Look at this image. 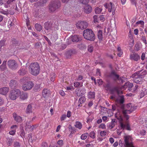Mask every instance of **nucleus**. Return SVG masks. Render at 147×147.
Here are the masks:
<instances>
[{
    "instance_id": "473e14b6",
    "label": "nucleus",
    "mask_w": 147,
    "mask_h": 147,
    "mask_svg": "<svg viewBox=\"0 0 147 147\" xmlns=\"http://www.w3.org/2000/svg\"><path fill=\"white\" fill-rule=\"evenodd\" d=\"M26 71L25 68H22L18 71V73L20 75H23L26 73Z\"/></svg>"
},
{
    "instance_id": "f03ea898",
    "label": "nucleus",
    "mask_w": 147,
    "mask_h": 147,
    "mask_svg": "<svg viewBox=\"0 0 147 147\" xmlns=\"http://www.w3.org/2000/svg\"><path fill=\"white\" fill-rule=\"evenodd\" d=\"M133 84L132 83L129 82H127L125 83V84L121 88H116L114 89L111 91V93L113 95L111 96V99H114L115 100H117V98L116 97L114 94L117 95H119L123 93V90L127 88L129 90L133 86Z\"/></svg>"
},
{
    "instance_id": "dca6fc26",
    "label": "nucleus",
    "mask_w": 147,
    "mask_h": 147,
    "mask_svg": "<svg viewBox=\"0 0 147 147\" xmlns=\"http://www.w3.org/2000/svg\"><path fill=\"white\" fill-rule=\"evenodd\" d=\"M18 128V126L16 125H13L11 126V130L9 132V134L11 135H14L16 132V129Z\"/></svg>"
},
{
    "instance_id": "423d86ee",
    "label": "nucleus",
    "mask_w": 147,
    "mask_h": 147,
    "mask_svg": "<svg viewBox=\"0 0 147 147\" xmlns=\"http://www.w3.org/2000/svg\"><path fill=\"white\" fill-rule=\"evenodd\" d=\"M83 35L84 38L87 40L93 41L95 38L94 34L91 29H87L85 30Z\"/></svg>"
},
{
    "instance_id": "9b49d317",
    "label": "nucleus",
    "mask_w": 147,
    "mask_h": 147,
    "mask_svg": "<svg viewBox=\"0 0 147 147\" xmlns=\"http://www.w3.org/2000/svg\"><path fill=\"white\" fill-rule=\"evenodd\" d=\"M7 65L12 70H15L18 67L16 62L13 60H9L7 62Z\"/></svg>"
},
{
    "instance_id": "4be33fe9",
    "label": "nucleus",
    "mask_w": 147,
    "mask_h": 147,
    "mask_svg": "<svg viewBox=\"0 0 147 147\" xmlns=\"http://www.w3.org/2000/svg\"><path fill=\"white\" fill-rule=\"evenodd\" d=\"M102 9V7L101 6L96 7L95 9V12L96 14H99Z\"/></svg>"
},
{
    "instance_id": "338daca9",
    "label": "nucleus",
    "mask_w": 147,
    "mask_h": 147,
    "mask_svg": "<svg viewBox=\"0 0 147 147\" xmlns=\"http://www.w3.org/2000/svg\"><path fill=\"white\" fill-rule=\"evenodd\" d=\"M134 32L135 35H137L138 33V30L137 29H135L134 30Z\"/></svg>"
},
{
    "instance_id": "69168bd1",
    "label": "nucleus",
    "mask_w": 147,
    "mask_h": 147,
    "mask_svg": "<svg viewBox=\"0 0 147 147\" xmlns=\"http://www.w3.org/2000/svg\"><path fill=\"white\" fill-rule=\"evenodd\" d=\"M83 78L82 76L81 75H79L77 79V80L78 81H80Z\"/></svg>"
},
{
    "instance_id": "8fccbe9b",
    "label": "nucleus",
    "mask_w": 147,
    "mask_h": 147,
    "mask_svg": "<svg viewBox=\"0 0 147 147\" xmlns=\"http://www.w3.org/2000/svg\"><path fill=\"white\" fill-rule=\"evenodd\" d=\"M5 42V41L4 40H1L0 41V51L1 48L4 46Z\"/></svg>"
},
{
    "instance_id": "4c0bfd02",
    "label": "nucleus",
    "mask_w": 147,
    "mask_h": 147,
    "mask_svg": "<svg viewBox=\"0 0 147 147\" xmlns=\"http://www.w3.org/2000/svg\"><path fill=\"white\" fill-rule=\"evenodd\" d=\"M117 55L119 57H121L123 54V51L120 47H118L117 48Z\"/></svg>"
},
{
    "instance_id": "37998d69",
    "label": "nucleus",
    "mask_w": 147,
    "mask_h": 147,
    "mask_svg": "<svg viewBox=\"0 0 147 147\" xmlns=\"http://www.w3.org/2000/svg\"><path fill=\"white\" fill-rule=\"evenodd\" d=\"M45 28L46 29L49 30L51 29V25L49 24L48 23H46L45 26Z\"/></svg>"
},
{
    "instance_id": "412c9836",
    "label": "nucleus",
    "mask_w": 147,
    "mask_h": 147,
    "mask_svg": "<svg viewBox=\"0 0 147 147\" xmlns=\"http://www.w3.org/2000/svg\"><path fill=\"white\" fill-rule=\"evenodd\" d=\"M136 24L142 27L143 28H144V22L142 20H140L137 22L136 23Z\"/></svg>"
},
{
    "instance_id": "774afa93",
    "label": "nucleus",
    "mask_w": 147,
    "mask_h": 147,
    "mask_svg": "<svg viewBox=\"0 0 147 147\" xmlns=\"http://www.w3.org/2000/svg\"><path fill=\"white\" fill-rule=\"evenodd\" d=\"M96 74L97 76H100V70L99 69H97Z\"/></svg>"
},
{
    "instance_id": "6e6d98bb",
    "label": "nucleus",
    "mask_w": 147,
    "mask_h": 147,
    "mask_svg": "<svg viewBox=\"0 0 147 147\" xmlns=\"http://www.w3.org/2000/svg\"><path fill=\"white\" fill-rule=\"evenodd\" d=\"M57 143L60 146H61L63 144V141L62 140H60L57 142Z\"/></svg>"
},
{
    "instance_id": "c9c22d12",
    "label": "nucleus",
    "mask_w": 147,
    "mask_h": 147,
    "mask_svg": "<svg viewBox=\"0 0 147 147\" xmlns=\"http://www.w3.org/2000/svg\"><path fill=\"white\" fill-rule=\"evenodd\" d=\"M141 45L140 43H137L135 45V49L137 51H139L141 48Z\"/></svg>"
},
{
    "instance_id": "603ef678",
    "label": "nucleus",
    "mask_w": 147,
    "mask_h": 147,
    "mask_svg": "<svg viewBox=\"0 0 147 147\" xmlns=\"http://www.w3.org/2000/svg\"><path fill=\"white\" fill-rule=\"evenodd\" d=\"M79 1L83 4H86L88 3L89 0H79Z\"/></svg>"
},
{
    "instance_id": "4468645a",
    "label": "nucleus",
    "mask_w": 147,
    "mask_h": 147,
    "mask_svg": "<svg viewBox=\"0 0 147 147\" xmlns=\"http://www.w3.org/2000/svg\"><path fill=\"white\" fill-rule=\"evenodd\" d=\"M92 10L91 6L88 5H86L84 6V11L86 13H90Z\"/></svg>"
},
{
    "instance_id": "9d476101",
    "label": "nucleus",
    "mask_w": 147,
    "mask_h": 147,
    "mask_svg": "<svg viewBox=\"0 0 147 147\" xmlns=\"http://www.w3.org/2000/svg\"><path fill=\"white\" fill-rule=\"evenodd\" d=\"M61 4L59 1L51 2L49 5V9L52 12L55 11L60 7Z\"/></svg>"
},
{
    "instance_id": "cd10ccee",
    "label": "nucleus",
    "mask_w": 147,
    "mask_h": 147,
    "mask_svg": "<svg viewBox=\"0 0 147 147\" xmlns=\"http://www.w3.org/2000/svg\"><path fill=\"white\" fill-rule=\"evenodd\" d=\"M75 126L76 127L78 128L79 129H81L82 127V125L80 122L79 121H76V122Z\"/></svg>"
},
{
    "instance_id": "de8ad7c7",
    "label": "nucleus",
    "mask_w": 147,
    "mask_h": 147,
    "mask_svg": "<svg viewBox=\"0 0 147 147\" xmlns=\"http://www.w3.org/2000/svg\"><path fill=\"white\" fill-rule=\"evenodd\" d=\"M93 18L94 22L95 23L98 22V17L97 16H94L93 17Z\"/></svg>"
},
{
    "instance_id": "ea45409f",
    "label": "nucleus",
    "mask_w": 147,
    "mask_h": 147,
    "mask_svg": "<svg viewBox=\"0 0 147 147\" xmlns=\"http://www.w3.org/2000/svg\"><path fill=\"white\" fill-rule=\"evenodd\" d=\"M89 136L93 138L94 139L95 138V133L94 131H92L90 132V133L89 134H88Z\"/></svg>"
},
{
    "instance_id": "f704fd0d",
    "label": "nucleus",
    "mask_w": 147,
    "mask_h": 147,
    "mask_svg": "<svg viewBox=\"0 0 147 147\" xmlns=\"http://www.w3.org/2000/svg\"><path fill=\"white\" fill-rule=\"evenodd\" d=\"M88 136V134L87 133L83 134L81 136V138L82 140H84L87 138Z\"/></svg>"
},
{
    "instance_id": "e2e57ef3",
    "label": "nucleus",
    "mask_w": 147,
    "mask_h": 147,
    "mask_svg": "<svg viewBox=\"0 0 147 147\" xmlns=\"http://www.w3.org/2000/svg\"><path fill=\"white\" fill-rule=\"evenodd\" d=\"M140 134L142 135H144L146 134V131L144 130H142L141 131Z\"/></svg>"
},
{
    "instance_id": "0eeeda50",
    "label": "nucleus",
    "mask_w": 147,
    "mask_h": 147,
    "mask_svg": "<svg viewBox=\"0 0 147 147\" xmlns=\"http://www.w3.org/2000/svg\"><path fill=\"white\" fill-rule=\"evenodd\" d=\"M20 91L18 89H16L11 90L9 94V96L11 99L14 100L20 96Z\"/></svg>"
},
{
    "instance_id": "052dcab7",
    "label": "nucleus",
    "mask_w": 147,
    "mask_h": 147,
    "mask_svg": "<svg viewBox=\"0 0 147 147\" xmlns=\"http://www.w3.org/2000/svg\"><path fill=\"white\" fill-rule=\"evenodd\" d=\"M97 82L98 84L99 85H101L102 84V80L101 79H99L97 80Z\"/></svg>"
},
{
    "instance_id": "1a4fd4ad",
    "label": "nucleus",
    "mask_w": 147,
    "mask_h": 147,
    "mask_svg": "<svg viewBox=\"0 0 147 147\" xmlns=\"http://www.w3.org/2000/svg\"><path fill=\"white\" fill-rule=\"evenodd\" d=\"M104 6L106 8L108 9L109 12H112L113 18H114V20H115V16H113L115 14V11L116 10V7L115 5L111 2L105 5Z\"/></svg>"
},
{
    "instance_id": "4d7b16f0",
    "label": "nucleus",
    "mask_w": 147,
    "mask_h": 147,
    "mask_svg": "<svg viewBox=\"0 0 147 147\" xmlns=\"http://www.w3.org/2000/svg\"><path fill=\"white\" fill-rule=\"evenodd\" d=\"M25 134L24 130L23 129L21 130L20 131V136L22 137L24 136Z\"/></svg>"
},
{
    "instance_id": "bf43d9fd",
    "label": "nucleus",
    "mask_w": 147,
    "mask_h": 147,
    "mask_svg": "<svg viewBox=\"0 0 147 147\" xmlns=\"http://www.w3.org/2000/svg\"><path fill=\"white\" fill-rule=\"evenodd\" d=\"M71 112L69 111H68L67 112V117L68 118H69L71 116Z\"/></svg>"
},
{
    "instance_id": "a211bd4d",
    "label": "nucleus",
    "mask_w": 147,
    "mask_h": 147,
    "mask_svg": "<svg viewBox=\"0 0 147 147\" xmlns=\"http://www.w3.org/2000/svg\"><path fill=\"white\" fill-rule=\"evenodd\" d=\"M140 58V56L137 54H133L130 55V59L136 61H138Z\"/></svg>"
},
{
    "instance_id": "0e129e2a",
    "label": "nucleus",
    "mask_w": 147,
    "mask_h": 147,
    "mask_svg": "<svg viewBox=\"0 0 147 147\" xmlns=\"http://www.w3.org/2000/svg\"><path fill=\"white\" fill-rule=\"evenodd\" d=\"M42 147H48L47 144L45 142H43L42 143Z\"/></svg>"
},
{
    "instance_id": "a878e982",
    "label": "nucleus",
    "mask_w": 147,
    "mask_h": 147,
    "mask_svg": "<svg viewBox=\"0 0 147 147\" xmlns=\"http://www.w3.org/2000/svg\"><path fill=\"white\" fill-rule=\"evenodd\" d=\"M115 125V119L112 120L111 123L109 124V127L110 129H112L113 128Z\"/></svg>"
},
{
    "instance_id": "bb28decb",
    "label": "nucleus",
    "mask_w": 147,
    "mask_h": 147,
    "mask_svg": "<svg viewBox=\"0 0 147 147\" xmlns=\"http://www.w3.org/2000/svg\"><path fill=\"white\" fill-rule=\"evenodd\" d=\"M13 142V139L11 138L8 137L7 139V144L8 146H11Z\"/></svg>"
},
{
    "instance_id": "3c124183",
    "label": "nucleus",
    "mask_w": 147,
    "mask_h": 147,
    "mask_svg": "<svg viewBox=\"0 0 147 147\" xmlns=\"http://www.w3.org/2000/svg\"><path fill=\"white\" fill-rule=\"evenodd\" d=\"M55 74L54 73H52L51 76V81L53 82L54 81L55 78Z\"/></svg>"
},
{
    "instance_id": "c756f323",
    "label": "nucleus",
    "mask_w": 147,
    "mask_h": 147,
    "mask_svg": "<svg viewBox=\"0 0 147 147\" xmlns=\"http://www.w3.org/2000/svg\"><path fill=\"white\" fill-rule=\"evenodd\" d=\"M16 82L15 80H11L9 83V86L11 87L16 86Z\"/></svg>"
},
{
    "instance_id": "39448f33",
    "label": "nucleus",
    "mask_w": 147,
    "mask_h": 147,
    "mask_svg": "<svg viewBox=\"0 0 147 147\" xmlns=\"http://www.w3.org/2000/svg\"><path fill=\"white\" fill-rule=\"evenodd\" d=\"M125 144H123L121 140L119 141V144L121 147H134L132 142V138L129 135H126L124 137Z\"/></svg>"
},
{
    "instance_id": "6ab92c4d",
    "label": "nucleus",
    "mask_w": 147,
    "mask_h": 147,
    "mask_svg": "<svg viewBox=\"0 0 147 147\" xmlns=\"http://www.w3.org/2000/svg\"><path fill=\"white\" fill-rule=\"evenodd\" d=\"M81 39L80 37L77 35L72 36L70 37V39L73 42H78Z\"/></svg>"
},
{
    "instance_id": "79ce46f5",
    "label": "nucleus",
    "mask_w": 147,
    "mask_h": 147,
    "mask_svg": "<svg viewBox=\"0 0 147 147\" xmlns=\"http://www.w3.org/2000/svg\"><path fill=\"white\" fill-rule=\"evenodd\" d=\"M88 50L90 52H92L93 50V46L92 45H89L88 46Z\"/></svg>"
},
{
    "instance_id": "72a5a7b5",
    "label": "nucleus",
    "mask_w": 147,
    "mask_h": 147,
    "mask_svg": "<svg viewBox=\"0 0 147 147\" xmlns=\"http://www.w3.org/2000/svg\"><path fill=\"white\" fill-rule=\"evenodd\" d=\"M35 28L37 31H40L42 30V27L40 25L36 24H35Z\"/></svg>"
},
{
    "instance_id": "f8f14e48",
    "label": "nucleus",
    "mask_w": 147,
    "mask_h": 147,
    "mask_svg": "<svg viewBox=\"0 0 147 147\" xmlns=\"http://www.w3.org/2000/svg\"><path fill=\"white\" fill-rule=\"evenodd\" d=\"M87 26V23L84 21H78L76 24L77 28L82 30L86 28Z\"/></svg>"
},
{
    "instance_id": "7ed1b4c3",
    "label": "nucleus",
    "mask_w": 147,
    "mask_h": 147,
    "mask_svg": "<svg viewBox=\"0 0 147 147\" xmlns=\"http://www.w3.org/2000/svg\"><path fill=\"white\" fill-rule=\"evenodd\" d=\"M28 78L26 77H24L21 79L20 82L22 84L25 83L22 86V89L24 91H28L30 90L33 87L34 84L31 81L26 82L28 80Z\"/></svg>"
},
{
    "instance_id": "09e8293b",
    "label": "nucleus",
    "mask_w": 147,
    "mask_h": 147,
    "mask_svg": "<svg viewBox=\"0 0 147 147\" xmlns=\"http://www.w3.org/2000/svg\"><path fill=\"white\" fill-rule=\"evenodd\" d=\"M106 133L107 132L106 131H102L100 132V135L101 136L104 137L106 135Z\"/></svg>"
},
{
    "instance_id": "5701e85b",
    "label": "nucleus",
    "mask_w": 147,
    "mask_h": 147,
    "mask_svg": "<svg viewBox=\"0 0 147 147\" xmlns=\"http://www.w3.org/2000/svg\"><path fill=\"white\" fill-rule=\"evenodd\" d=\"M111 77L114 80H119V76L118 75H117L114 72H113L111 74Z\"/></svg>"
},
{
    "instance_id": "58836bf2",
    "label": "nucleus",
    "mask_w": 147,
    "mask_h": 147,
    "mask_svg": "<svg viewBox=\"0 0 147 147\" xmlns=\"http://www.w3.org/2000/svg\"><path fill=\"white\" fill-rule=\"evenodd\" d=\"M32 112V107L30 105H28L26 110V112L27 113H29Z\"/></svg>"
},
{
    "instance_id": "393cba45",
    "label": "nucleus",
    "mask_w": 147,
    "mask_h": 147,
    "mask_svg": "<svg viewBox=\"0 0 147 147\" xmlns=\"http://www.w3.org/2000/svg\"><path fill=\"white\" fill-rule=\"evenodd\" d=\"M147 94V90L146 89H143L142 91L140 96V98H142Z\"/></svg>"
},
{
    "instance_id": "b1692460",
    "label": "nucleus",
    "mask_w": 147,
    "mask_h": 147,
    "mask_svg": "<svg viewBox=\"0 0 147 147\" xmlns=\"http://www.w3.org/2000/svg\"><path fill=\"white\" fill-rule=\"evenodd\" d=\"M88 96L89 98L91 99L94 98L95 97V93L94 92H90L88 93Z\"/></svg>"
},
{
    "instance_id": "c03bdc74",
    "label": "nucleus",
    "mask_w": 147,
    "mask_h": 147,
    "mask_svg": "<svg viewBox=\"0 0 147 147\" xmlns=\"http://www.w3.org/2000/svg\"><path fill=\"white\" fill-rule=\"evenodd\" d=\"M119 100L121 103H123L124 101V96H119Z\"/></svg>"
},
{
    "instance_id": "13d9d810",
    "label": "nucleus",
    "mask_w": 147,
    "mask_h": 147,
    "mask_svg": "<svg viewBox=\"0 0 147 147\" xmlns=\"http://www.w3.org/2000/svg\"><path fill=\"white\" fill-rule=\"evenodd\" d=\"M80 83L79 82H76L74 83V86L76 87H77L80 86Z\"/></svg>"
},
{
    "instance_id": "5fc2aeb1",
    "label": "nucleus",
    "mask_w": 147,
    "mask_h": 147,
    "mask_svg": "<svg viewBox=\"0 0 147 147\" xmlns=\"http://www.w3.org/2000/svg\"><path fill=\"white\" fill-rule=\"evenodd\" d=\"M99 18L100 21L102 22L104 21L105 20V17L104 16L101 15L100 16Z\"/></svg>"
},
{
    "instance_id": "aec40b11",
    "label": "nucleus",
    "mask_w": 147,
    "mask_h": 147,
    "mask_svg": "<svg viewBox=\"0 0 147 147\" xmlns=\"http://www.w3.org/2000/svg\"><path fill=\"white\" fill-rule=\"evenodd\" d=\"M13 117L14 119L17 122H20L22 120V118L20 116L17 115L16 113L13 114Z\"/></svg>"
},
{
    "instance_id": "a18cd8bd",
    "label": "nucleus",
    "mask_w": 147,
    "mask_h": 147,
    "mask_svg": "<svg viewBox=\"0 0 147 147\" xmlns=\"http://www.w3.org/2000/svg\"><path fill=\"white\" fill-rule=\"evenodd\" d=\"M100 128H101L102 129H106V125L103 123H101L99 126Z\"/></svg>"
},
{
    "instance_id": "864d4df0",
    "label": "nucleus",
    "mask_w": 147,
    "mask_h": 147,
    "mask_svg": "<svg viewBox=\"0 0 147 147\" xmlns=\"http://www.w3.org/2000/svg\"><path fill=\"white\" fill-rule=\"evenodd\" d=\"M14 147H21V145L20 144L19 142H15L14 144Z\"/></svg>"
},
{
    "instance_id": "49530a36",
    "label": "nucleus",
    "mask_w": 147,
    "mask_h": 147,
    "mask_svg": "<svg viewBox=\"0 0 147 147\" xmlns=\"http://www.w3.org/2000/svg\"><path fill=\"white\" fill-rule=\"evenodd\" d=\"M67 118V116L65 114L62 115L60 117V120L61 121L65 120Z\"/></svg>"
},
{
    "instance_id": "20e7f679",
    "label": "nucleus",
    "mask_w": 147,
    "mask_h": 147,
    "mask_svg": "<svg viewBox=\"0 0 147 147\" xmlns=\"http://www.w3.org/2000/svg\"><path fill=\"white\" fill-rule=\"evenodd\" d=\"M29 70L30 73L33 76H37L39 73L40 67L37 62L32 63L29 65Z\"/></svg>"
},
{
    "instance_id": "7c9ffc66",
    "label": "nucleus",
    "mask_w": 147,
    "mask_h": 147,
    "mask_svg": "<svg viewBox=\"0 0 147 147\" xmlns=\"http://www.w3.org/2000/svg\"><path fill=\"white\" fill-rule=\"evenodd\" d=\"M49 91L47 89H44L42 92V95L43 97H45L48 96Z\"/></svg>"
},
{
    "instance_id": "f257e3e1",
    "label": "nucleus",
    "mask_w": 147,
    "mask_h": 147,
    "mask_svg": "<svg viewBox=\"0 0 147 147\" xmlns=\"http://www.w3.org/2000/svg\"><path fill=\"white\" fill-rule=\"evenodd\" d=\"M126 107L127 109L123 111V116L122 115V113L119 111H118L115 115V117L119 120V128L122 130L125 129L130 130V127L128 121L129 117L126 114L130 113L136 109V107L132 106L131 104H128Z\"/></svg>"
},
{
    "instance_id": "c85d7f7f",
    "label": "nucleus",
    "mask_w": 147,
    "mask_h": 147,
    "mask_svg": "<svg viewBox=\"0 0 147 147\" xmlns=\"http://www.w3.org/2000/svg\"><path fill=\"white\" fill-rule=\"evenodd\" d=\"M20 98L22 100H24L27 99L28 98V94L27 93H24L20 94Z\"/></svg>"
},
{
    "instance_id": "e433bc0d",
    "label": "nucleus",
    "mask_w": 147,
    "mask_h": 147,
    "mask_svg": "<svg viewBox=\"0 0 147 147\" xmlns=\"http://www.w3.org/2000/svg\"><path fill=\"white\" fill-rule=\"evenodd\" d=\"M6 62H3V63L0 67V69L1 70L3 71L6 68Z\"/></svg>"
},
{
    "instance_id": "ddd939ff",
    "label": "nucleus",
    "mask_w": 147,
    "mask_h": 147,
    "mask_svg": "<svg viewBox=\"0 0 147 147\" xmlns=\"http://www.w3.org/2000/svg\"><path fill=\"white\" fill-rule=\"evenodd\" d=\"M76 92L77 96H80L84 94L86 92V90L83 88H79L76 89Z\"/></svg>"
},
{
    "instance_id": "2f4dec72",
    "label": "nucleus",
    "mask_w": 147,
    "mask_h": 147,
    "mask_svg": "<svg viewBox=\"0 0 147 147\" xmlns=\"http://www.w3.org/2000/svg\"><path fill=\"white\" fill-rule=\"evenodd\" d=\"M97 35L98 39L100 40H102V31L101 30H98Z\"/></svg>"
},
{
    "instance_id": "a19ab883",
    "label": "nucleus",
    "mask_w": 147,
    "mask_h": 147,
    "mask_svg": "<svg viewBox=\"0 0 147 147\" xmlns=\"http://www.w3.org/2000/svg\"><path fill=\"white\" fill-rule=\"evenodd\" d=\"M86 100V98L84 96H82L80 98L79 100V102L80 104H82Z\"/></svg>"
},
{
    "instance_id": "6e6552de",
    "label": "nucleus",
    "mask_w": 147,
    "mask_h": 147,
    "mask_svg": "<svg viewBox=\"0 0 147 147\" xmlns=\"http://www.w3.org/2000/svg\"><path fill=\"white\" fill-rule=\"evenodd\" d=\"M147 73V71H144L141 74H138V75L137 73H135L132 75L133 77H134V81L136 83H140L142 80V76Z\"/></svg>"
},
{
    "instance_id": "680f3d73",
    "label": "nucleus",
    "mask_w": 147,
    "mask_h": 147,
    "mask_svg": "<svg viewBox=\"0 0 147 147\" xmlns=\"http://www.w3.org/2000/svg\"><path fill=\"white\" fill-rule=\"evenodd\" d=\"M4 102L3 100L0 97V106L2 105Z\"/></svg>"
},
{
    "instance_id": "f3484780",
    "label": "nucleus",
    "mask_w": 147,
    "mask_h": 147,
    "mask_svg": "<svg viewBox=\"0 0 147 147\" xmlns=\"http://www.w3.org/2000/svg\"><path fill=\"white\" fill-rule=\"evenodd\" d=\"M30 122H27L25 126V130L27 131H32L33 129L34 126L29 125Z\"/></svg>"
},
{
    "instance_id": "2eb2a0df",
    "label": "nucleus",
    "mask_w": 147,
    "mask_h": 147,
    "mask_svg": "<svg viewBox=\"0 0 147 147\" xmlns=\"http://www.w3.org/2000/svg\"><path fill=\"white\" fill-rule=\"evenodd\" d=\"M9 88L7 87H4L0 88V94L3 95H6L9 91Z\"/></svg>"
}]
</instances>
